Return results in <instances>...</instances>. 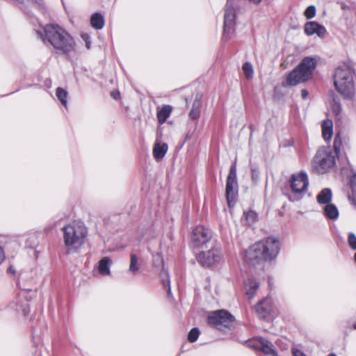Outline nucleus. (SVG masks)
<instances>
[{
  "instance_id": "nucleus-6",
  "label": "nucleus",
  "mask_w": 356,
  "mask_h": 356,
  "mask_svg": "<svg viewBox=\"0 0 356 356\" xmlns=\"http://www.w3.org/2000/svg\"><path fill=\"white\" fill-rule=\"evenodd\" d=\"M335 165V158L332 152L325 147L321 148L316 152L313 166L318 173L324 174L330 171Z\"/></svg>"
},
{
  "instance_id": "nucleus-1",
  "label": "nucleus",
  "mask_w": 356,
  "mask_h": 356,
  "mask_svg": "<svg viewBox=\"0 0 356 356\" xmlns=\"http://www.w3.org/2000/svg\"><path fill=\"white\" fill-rule=\"evenodd\" d=\"M279 252V241L273 237H267L250 246L245 252V257L248 262L255 264L275 259Z\"/></svg>"
},
{
  "instance_id": "nucleus-12",
  "label": "nucleus",
  "mask_w": 356,
  "mask_h": 356,
  "mask_svg": "<svg viewBox=\"0 0 356 356\" xmlns=\"http://www.w3.org/2000/svg\"><path fill=\"white\" fill-rule=\"evenodd\" d=\"M222 255L217 249H211L207 252H201L197 257L198 262L203 266H213L221 261Z\"/></svg>"
},
{
  "instance_id": "nucleus-41",
  "label": "nucleus",
  "mask_w": 356,
  "mask_h": 356,
  "mask_svg": "<svg viewBox=\"0 0 356 356\" xmlns=\"http://www.w3.org/2000/svg\"><path fill=\"white\" fill-rule=\"evenodd\" d=\"M7 272L12 274V275H15V273H16V270H15V268L14 266H10L9 268H8L7 270Z\"/></svg>"
},
{
  "instance_id": "nucleus-43",
  "label": "nucleus",
  "mask_w": 356,
  "mask_h": 356,
  "mask_svg": "<svg viewBox=\"0 0 356 356\" xmlns=\"http://www.w3.org/2000/svg\"><path fill=\"white\" fill-rule=\"evenodd\" d=\"M301 95H302V97L303 99H305V98H307V96L309 95V92H308V91H307V90L303 89V90H302V91H301Z\"/></svg>"
},
{
  "instance_id": "nucleus-45",
  "label": "nucleus",
  "mask_w": 356,
  "mask_h": 356,
  "mask_svg": "<svg viewBox=\"0 0 356 356\" xmlns=\"http://www.w3.org/2000/svg\"><path fill=\"white\" fill-rule=\"evenodd\" d=\"M250 2L253 3H260L262 0H249Z\"/></svg>"
},
{
  "instance_id": "nucleus-44",
  "label": "nucleus",
  "mask_w": 356,
  "mask_h": 356,
  "mask_svg": "<svg viewBox=\"0 0 356 356\" xmlns=\"http://www.w3.org/2000/svg\"><path fill=\"white\" fill-rule=\"evenodd\" d=\"M111 95L114 99H118V98H120V94L118 91H116V92H113L111 93Z\"/></svg>"
},
{
  "instance_id": "nucleus-25",
  "label": "nucleus",
  "mask_w": 356,
  "mask_h": 356,
  "mask_svg": "<svg viewBox=\"0 0 356 356\" xmlns=\"http://www.w3.org/2000/svg\"><path fill=\"white\" fill-rule=\"evenodd\" d=\"M344 140L340 133L337 134L333 143L334 149L337 154H339L343 149Z\"/></svg>"
},
{
  "instance_id": "nucleus-7",
  "label": "nucleus",
  "mask_w": 356,
  "mask_h": 356,
  "mask_svg": "<svg viewBox=\"0 0 356 356\" xmlns=\"http://www.w3.org/2000/svg\"><path fill=\"white\" fill-rule=\"evenodd\" d=\"M234 317L226 310H218L211 313L207 318L208 323L218 330L232 326Z\"/></svg>"
},
{
  "instance_id": "nucleus-32",
  "label": "nucleus",
  "mask_w": 356,
  "mask_h": 356,
  "mask_svg": "<svg viewBox=\"0 0 356 356\" xmlns=\"http://www.w3.org/2000/svg\"><path fill=\"white\" fill-rule=\"evenodd\" d=\"M245 220L250 225L257 220V214L253 211H249L245 213Z\"/></svg>"
},
{
  "instance_id": "nucleus-49",
  "label": "nucleus",
  "mask_w": 356,
  "mask_h": 356,
  "mask_svg": "<svg viewBox=\"0 0 356 356\" xmlns=\"http://www.w3.org/2000/svg\"><path fill=\"white\" fill-rule=\"evenodd\" d=\"M355 260L356 261V252H355Z\"/></svg>"
},
{
  "instance_id": "nucleus-18",
  "label": "nucleus",
  "mask_w": 356,
  "mask_h": 356,
  "mask_svg": "<svg viewBox=\"0 0 356 356\" xmlns=\"http://www.w3.org/2000/svg\"><path fill=\"white\" fill-rule=\"evenodd\" d=\"M259 286V283L253 279H248L245 281V289L246 294L250 298H252L254 297Z\"/></svg>"
},
{
  "instance_id": "nucleus-33",
  "label": "nucleus",
  "mask_w": 356,
  "mask_h": 356,
  "mask_svg": "<svg viewBox=\"0 0 356 356\" xmlns=\"http://www.w3.org/2000/svg\"><path fill=\"white\" fill-rule=\"evenodd\" d=\"M316 13V9L314 6H309L305 10L304 15L307 19H312L315 17Z\"/></svg>"
},
{
  "instance_id": "nucleus-11",
  "label": "nucleus",
  "mask_w": 356,
  "mask_h": 356,
  "mask_svg": "<svg viewBox=\"0 0 356 356\" xmlns=\"http://www.w3.org/2000/svg\"><path fill=\"white\" fill-rule=\"evenodd\" d=\"M212 238L210 229L203 226L196 227L191 234V239L194 247L201 248L207 244Z\"/></svg>"
},
{
  "instance_id": "nucleus-4",
  "label": "nucleus",
  "mask_w": 356,
  "mask_h": 356,
  "mask_svg": "<svg viewBox=\"0 0 356 356\" xmlns=\"http://www.w3.org/2000/svg\"><path fill=\"white\" fill-rule=\"evenodd\" d=\"M43 42L50 44H74L72 36L57 24H48L43 27V31H37Z\"/></svg>"
},
{
  "instance_id": "nucleus-16",
  "label": "nucleus",
  "mask_w": 356,
  "mask_h": 356,
  "mask_svg": "<svg viewBox=\"0 0 356 356\" xmlns=\"http://www.w3.org/2000/svg\"><path fill=\"white\" fill-rule=\"evenodd\" d=\"M168 151V145L166 143H160L156 142L153 147V156L156 161H160L165 155Z\"/></svg>"
},
{
  "instance_id": "nucleus-24",
  "label": "nucleus",
  "mask_w": 356,
  "mask_h": 356,
  "mask_svg": "<svg viewBox=\"0 0 356 356\" xmlns=\"http://www.w3.org/2000/svg\"><path fill=\"white\" fill-rule=\"evenodd\" d=\"M325 216L332 220H335L339 216V211L335 205L327 204L324 209Z\"/></svg>"
},
{
  "instance_id": "nucleus-35",
  "label": "nucleus",
  "mask_w": 356,
  "mask_h": 356,
  "mask_svg": "<svg viewBox=\"0 0 356 356\" xmlns=\"http://www.w3.org/2000/svg\"><path fill=\"white\" fill-rule=\"evenodd\" d=\"M73 46H63V45H61V46H54L55 49H56V52L58 53V54H62V53L65 54L67 51H70V49Z\"/></svg>"
},
{
  "instance_id": "nucleus-10",
  "label": "nucleus",
  "mask_w": 356,
  "mask_h": 356,
  "mask_svg": "<svg viewBox=\"0 0 356 356\" xmlns=\"http://www.w3.org/2000/svg\"><path fill=\"white\" fill-rule=\"evenodd\" d=\"M289 181L291 191L296 195H301L307 191L309 179L306 172H300L299 173L293 174Z\"/></svg>"
},
{
  "instance_id": "nucleus-29",
  "label": "nucleus",
  "mask_w": 356,
  "mask_h": 356,
  "mask_svg": "<svg viewBox=\"0 0 356 356\" xmlns=\"http://www.w3.org/2000/svg\"><path fill=\"white\" fill-rule=\"evenodd\" d=\"M242 70L247 79L252 78L254 71L252 65L250 63H245L242 67Z\"/></svg>"
},
{
  "instance_id": "nucleus-28",
  "label": "nucleus",
  "mask_w": 356,
  "mask_h": 356,
  "mask_svg": "<svg viewBox=\"0 0 356 356\" xmlns=\"http://www.w3.org/2000/svg\"><path fill=\"white\" fill-rule=\"evenodd\" d=\"M56 94L58 99L61 102V104L64 106L67 107V95H68L67 92L65 90H64L63 88L58 87L56 89Z\"/></svg>"
},
{
  "instance_id": "nucleus-50",
  "label": "nucleus",
  "mask_w": 356,
  "mask_h": 356,
  "mask_svg": "<svg viewBox=\"0 0 356 356\" xmlns=\"http://www.w3.org/2000/svg\"><path fill=\"white\" fill-rule=\"evenodd\" d=\"M268 282H269V285L270 286L271 285L270 280H269Z\"/></svg>"
},
{
  "instance_id": "nucleus-34",
  "label": "nucleus",
  "mask_w": 356,
  "mask_h": 356,
  "mask_svg": "<svg viewBox=\"0 0 356 356\" xmlns=\"http://www.w3.org/2000/svg\"><path fill=\"white\" fill-rule=\"evenodd\" d=\"M350 187L352 189V195L354 202L356 203V175H353L350 178Z\"/></svg>"
},
{
  "instance_id": "nucleus-22",
  "label": "nucleus",
  "mask_w": 356,
  "mask_h": 356,
  "mask_svg": "<svg viewBox=\"0 0 356 356\" xmlns=\"http://www.w3.org/2000/svg\"><path fill=\"white\" fill-rule=\"evenodd\" d=\"M332 191L330 188L323 189L317 195L316 199L319 204H328L332 200Z\"/></svg>"
},
{
  "instance_id": "nucleus-27",
  "label": "nucleus",
  "mask_w": 356,
  "mask_h": 356,
  "mask_svg": "<svg viewBox=\"0 0 356 356\" xmlns=\"http://www.w3.org/2000/svg\"><path fill=\"white\" fill-rule=\"evenodd\" d=\"M140 269V264L138 262V258L135 254H131L130 256V265L129 271L135 273Z\"/></svg>"
},
{
  "instance_id": "nucleus-17",
  "label": "nucleus",
  "mask_w": 356,
  "mask_h": 356,
  "mask_svg": "<svg viewBox=\"0 0 356 356\" xmlns=\"http://www.w3.org/2000/svg\"><path fill=\"white\" fill-rule=\"evenodd\" d=\"M172 111V107L170 105H164L161 108H158L156 116L160 124H163L170 117Z\"/></svg>"
},
{
  "instance_id": "nucleus-5",
  "label": "nucleus",
  "mask_w": 356,
  "mask_h": 356,
  "mask_svg": "<svg viewBox=\"0 0 356 356\" xmlns=\"http://www.w3.org/2000/svg\"><path fill=\"white\" fill-rule=\"evenodd\" d=\"M353 74V69L346 65L339 66L335 70L334 87L346 98H350L354 94Z\"/></svg>"
},
{
  "instance_id": "nucleus-21",
  "label": "nucleus",
  "mask_w": 356,
  "mask_h": 356,
  "mask_svg": "<svg viewBox=\"0 0 356 356\" xmlns=\"http://www.w3.org/2000/svg\"><path fill=\"white\" fill-rule=\"evenodd\" d=\"M111 259L108 257H103L99 261L98 270L101 275H107L110 274V266Z\"/></svg>"
},
{
  "instance_id": "nucleus-37",
  "label": "nucleus",
  "mask_w": 356,
  "mask_h": 356,
  "mask_svg": "<svg viewBox=\"0 0 356 356\" xmlns=\"http://www.w3.org/2000/svg\"><path fill=\"white\" fill-rule=\"evenodd\" d=\"M251 177L253 181L257 182L259 177V170L256 167L251 168Z\"/></svg>"
},
{
  "instance_id": "nucleus-47",
  "label": "nucleus",
  "mask_w": 356,
  "mask_h": 356,
  "mask_svg": "<svg viewBox=\"0 0 356 356\" xmlns=\"http://www.w3.org/2000/svg\"><path fill=\"white\" fill-rule=\"evenodd\" d=\"M353 327H354V329H355V330H356V322L354 323V325H353Z\"/></svg>"
},
{
  "instance_id": "nucleus-40",
  "label": "nucleus",
  "mask_w": 356,
  "mask_h": 356,
  "mask_svg": "<svg viewBox=\"0 0 356 356\" xmlns=\"http://www.w3.org/2000/svg\"><path fill=\"white\" fill-rule=\"evenodd\" d=\"M5 259L4 251L1 247H0V264L3 262Z\"/></svg>"
},
{
  "instance_id": "nucleus-3",
  "label": "nucleus",
  "mask_w": 356,
  "mask_h": 356,
  "mask_svg": "<svg viewBox=\"0 0 356 356\" xmlns=\"http://www.w3.org/2000/svg\"><path fill=\"white\" fill-rule=\"evenodd\" d=\"M317 65L316 60L312 57H305L299 65L293 69L286 77V83L295 86L305 83L313 76V73Z\"/></svg>"
},
{
  "instance_id": "nucleus-39",
  "label": "nucleus",
  "mask_w": 356,
  "mask_h": 356,
  "mask_svg": "<svg viewBox=\"0 0 356 356\" xmlns=\"http://www.w3.org/2000/svg\"><path fill=\"white\" fill-rule=\"evenodd\" d=\"M293 356H306V355L298 349H293Z\"/></svg>"
},
{
  "instance_id": "nucleus-30",
  "label": "nucleus",
  "mask_w": 356,
  "mask_h": 356,
  "mask_svg": "<svg viewBox=\"0 0 356 356\" xmlns=\"http://www.w3.org/2000/svg\"><path fill=\"white\" fill-rule=\"evenodd\" d=\"M262 337L259 338H255L252 339L251 340H249L247 341V343L249 347L255 349V350H260L261 348V342Z\"/></svg>"
},
{
  "instance_id": "nucleus-26",
  "label": "nucleus",
  "mask_w": 356,
  "mask_h": 356,
  "mask_svg": "<svg viewBox=\"0 0 356 356\" xmlns=\"http://www.w3.org/2000/svg\"><path fill=\"white\" fill-rule=\"evenodd\" d=\"M161 277L162 280V283L163 288L166 290L168 296L170 297L172 296L171 289L170 285V277L168 273L165 270H162L161 272Z\"/></svg>"
},
{
  "instance_id": "nucleus-38",
  "label": "nucleus",
  "mask_w": 356,
  "mask_h": 356,
  "mask_svg": "<svg viewBox=\"0 0 356 356\" xmlns=\"http://www.w3.org/2000/svg\"><path fill=\"white\" fill-rule=\"evenodd\" d=\"M82 39L86 42V44H90V36L88 33H81V35Z\"/></svg>"
},
{
  "instance_id": "nucleus-15",
  "label": "nucleus",
  "mask_w": 356,
  "mask_h": 356,
  "mask_svg": "<svg viewBox=\"0 0 356 356\" xmlns=\"http://www.w3.org/2000/svg\"><path fill=\"white\" fill-rule=\"evenodd\" d=\"M322 136L325 141H330L333 135V122L330 119L323 120L321 124Z\"/></svg>"
},
{
  "instance_id": "nucleus-42",
  "label": "nucleus",
  "mask_w": 356,
  "mask_h": 356,
  "mask_svg": "<svg viewBox=\"0 0 356 356\" xmlns=\"http://www.w3.org/2000/svg\"><path fill=\"white\" fill-rule=\"evenodd\" d=\"M333 110L334 112H336V113H339L340 111V105L337 103H335L333 106Z\"/></svg>"
},
{
  "instance_id": "nucleus-31",
  "label": "nucleus",
  "mask_w": 356,
  "mask_h": 356,
  "mask_svg": "<svg viewBox=\"0 0 356 356\" xmlns=\"http://www.w3.org/2000/svg\"><path fill=\"white\" fill-rule=\"evenodd\" d=\"M200 333V332L198 328H193L188 334V340L191 343L196 341L198 339Z\"/></svg>"
},
{
  "instance_id": "nucleus-20",
  "label": "nucleus",
  "mask_w": 356,
  "mask_h": 356,
  "mask_svg": "<svg viewBox=\"0 0 356 356\" xmlns=\"http://www.w3.org/2000/svg\"><path fill=\"white\" fill-rule=\"evenodd\" d=\"M260 350L266 355H277V352L271 342L262 338Z\"/></svg>"
},
{
  "instance_id": "nucleus-13",
  "label": "nucleus",
  "mask_w": 356,
  "mask_h": 356,
  "mask_svg": "<svg viewBox=\"0 0 356 356\" xmlns=\"http://www.w3.org/2000/svg\"><path fill=\"white\" fill-rule=\"evenodd\" d=\"M255 310L261 318L266 319L270 317L273 311L272 300L268 298L264 299L255 306Z\"/></svg>"
},
{
  "instance_id": "nucleus-23",
  "label": "nucleus",
  "mask_w": 356,
  "mask_h": 356,
  "mask_svg": "<svg viewBox=\"0 0 356 356\" xmlns=\"http://www.w3.org/2000/svg\"><path fill=\"white\" fill-rule=\"evenodd\" d=\"M202 104L200 99H195L192 108L189 112V118L191 120H197L200 116V108Z\"/></svg>"
},
{
  "instance_id": "nucleus-9",
  "label": "nucleus",
  "mask_w": 356,
  "mask_h": 356,
  "mask_svg": "<svg viewBox=\"0 0 356 356\" xmlns=\"http://www.w3.org/2000/svg\"><path fill=\"white\" fill-rule=\"evenodd\" d=\"M234 0H227L224 16L223 39L226 41L230 38L234 31L236 12L233 7Z\"/></svg>"
},
{
  "instance_id": "nucleus-2",
  "label": "nucleus",
  "mask_w": 356,
  "mask_h": 356,
  "mask_svg": "<svg viewBox=\"0 0 356 356\" xmlns=\"http://www.w3.org/2000/svg\"><path fill=\"white\" fill-rule=\"evenodd\" d=\"M64 244L68 250H77L84 243L88 234L86 227L79 222H72L62 228Z\"/></svg>"
},
{
  "instance_id": "nucleus-8",
  "label": "nucleus",
  "mask_w": 356,
  "mask_h": 356,
  "mask_svg": "<svg viewBox=\"0 0 356 356\" xmlns=\"http://www.w3.org/2000/svg\"><path fill=\"white\" fill-rule=\"evenodd\" d=\"M238 185L236 176V161L235 160L229 168L226 180V198L228 206L231 207L232 202H235L238 195Z\"/></svg>"
},
{
  "instance_id": "nucleus-36",
  "label": "nucleus",
  "mask_w": 356,
  "mask_h": 356,
  "mask_svg": "<svg viewBox=\"0 0 356 356\" xmlns=\"http://www.w3.org/2000/svg\"><path fill=\"white\" fill-rule=\"evenodd\" d=\"M348 243L352 249L356 250V236L353 233L348 234Z\"/></svg>"
},
{
  "instance_id": "nucleus-46",
  "label": "nucleus",
  "mask_w": 356,
  "mask_h": 356,
  "mask_svg": "<svg viewBox=\"0 0 356 356\" xmlns=\"http://www.w3.org/2000/svg\"><path fill=\"white\" fill-rule=\"evenodd\" d=\"M298 199H299V197H298V198H293V199L292 197H289V200H291V201H294V200H298Z\"/></svg>"
},
{
  "instance_id": "nucleus-19",
  "label": "nucleus",
  "mask_w": 356,
  "mask_h": 356,
  "mask_svg": "<svg viewBox=\"0 0 356 356\" xmlns=\"http://www.w3.org/2000/svg\"><path fill=\"white\" fill-rule=\"evenodd\" d=\"M104 16L101 13H95L91 15L90 24L94 29L101 30L104 26Z\"/></svg>"
},
{
  "instance_id": "nucleus-14",
  "label": "nucleus",
  "mask_w": 356,
  "mask_h": 356,
  "mask_svg": "<svg viewBox=\"0 0 356 356\" xmlns=\"http://www.w3.org/2000/svg\"><path fill=\"white\" fill-rule=\"evenodd\" d=\"M305 32L307 35H317L319 38H323L327 35V31L324 26L316 22H308L305 24Z\"/></svg>"
},
{
  "instance_id": "nucleus-48",
  "label": "nucleus",
  "mask_w": 356,
  "mask_h": 356,
  "mask_svg": "<svg viewBox=\"0 0 356 356\" xmlns=\"http://www.w3.org/2000/svg\"><path fill=\"white\" fill-rule=\"evenodd\" d=\"M328 356H336V355L332 353V354H330Z\"/></svg>"
}]
</instances>
